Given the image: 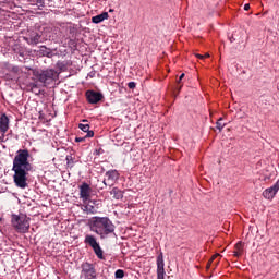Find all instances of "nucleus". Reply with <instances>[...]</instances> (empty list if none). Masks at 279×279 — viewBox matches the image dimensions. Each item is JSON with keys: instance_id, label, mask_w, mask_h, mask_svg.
Wrapping results in <instances>:
<instances>
[{"instance_id": "f257e3e1", "label": "nucleus", "mask_w": 279, "mask_h": 279, "mask_svg": "<svg viewBox=\"0 0 279 279\" xmlns=\"http://www.w3.org/2000/svg\"><path fill=\"white\" fill-rule=\"evenodd\" d=\"M34 167L29 163V150L19 149L13 158V182L17 189H27V175Z\"/></svg>"}, {"instance_id": "f03ea898", "label": "nucleus", "mask_w": 279, "mask_h": 279, "mask_svg": "<svg viewBox=\"0 0 279 279\" xmlns=\"http://www.w3.org/2000/svg\"><path fill=\"white\" fill-rule=\"evenodd\" d=\"M88 226L90 232H95L100 239H106L109 234H113L116 230L114 223L108 217L95 216L89 220Z\"/></svg>"}, {"instance_id": "7ed1b4c3", "label": "nucleus", "mask_w": 279, "mask_h": 279, "mask_svg": "<svg viewBox=\"0 0 279 279\" xmlns=\"http://www.w3.org/2000/svg\"><path fill=\"white\" fill-rule=\"evenodd\" d=\"M29 221H32V218L27 217L25 214L11 215V225L20 234H27V232H29Z\"/></svg>"}, {"instance_id": "20e7f679", "label": "nucleus", "mask_w": 279, "mask_h": 279, "mask_svg": "<svg viewBox=\"0 0 279 279\" xmlns=\"http://www.w3.org/2000/svg\"><path fill=\"white\" fill-rule=\"evenodd\" d=\"M60 73L53 69H47L41 72H37L36 77L40 84L44 86H49V84H53L56 80H58Z\"/></svg>"}, {"instance_id": "39448f33", "label": "nucleus", "mask_w": 279, "mask_h": 279, "mask_svg": "<svg viewBox=\"0 0 279 279\" xmlns=\"http://www.w3.org/2000/svg\"><path fill=\"white\" fill-rule=\"evenodd\" d=\"M4 47L8 51H14L20 56V58H25V48L20 46L19 43H16V39L12 36H5L4 37Z\"/></svg>"}, {"instance_id": "423d86ee", "label": "nucleus", "mask_w": 279, "mask_h": 279, "mask_svg": "<svg viewBox=\"0 0 279 279\" xmlns=\"http://www.w3.org/2000/svg\"><path fill=\"white\" fill-rule=\"evenodd\" d=\"M84 243L85 245H89V247H92L99 260L106 259V257H104V250H101V246L99 245V242H97V238H95V235H85Z\"/></svg>"}, {"instance_id": "0eeeda50", "label": "nucleus", "mask_w": 279, "mask_h": 279, "mask_svg": "<svg viewBox=\"0 0 279 279\" xmlns=\"http://www.w3.org/2000/svg\"><path fill=\"white\" fill-rule=\"evenodd\" d=\"M81 278H83V279H97V269L95 268V264L84 262L81 265Z\"/></svg>"}, {"instance_id": "6e6552de", "label": "nucleus", "mask_w": 279, "mask_h": 279, "mask_svg": "<svg viewBox=\"0 0 279 279\" xmlns=\"http://www.w3.org/2000/svg\"><path fill=\"white\" fill-rule=\"evenodd\" d=\"M99 204H101V201L89 198L83 205V213H86L87 215H97V210L99 209Z\"/></svg>"}, {"instance_id": "1a4fd4ad", "label": "nucleus", "mask_w": 279, "mask_h": 279, "mask_svg": "<svg viewBox=\"0 0 279 279\" xmlns=\"http://www.w3.org/2000/svg\"><path fill=\"white\" fill-rule=\"evenodd\" d=\"M80 199H83V204H86L90 199V193L93 189H90V185L86 182L82 183L80 186Z\"/></svg>"}, {"instance_id": "9d476101", "label": "nucleus", "mask_w": 279, "mask_h": 279, "mask_svg": "<svg viewBox=\"0 0 279 279\" xmlns=\"http://www.w3.org/2000/svg\"><path fill=\"white\" fill-rule=\"evenodd\" d=\"M167 272L165 271V255L159 252L157 256V279H165Z\"/></svg>"}, {"instance_id": "9b49d317", "label": "nucleus", "mask_w": 279, "mask_h": 279, "mask_svg": "<svg viewBox=\"0 0 279 279\" xmlns=\"http://www.w3.org/2000/svg\"><path fill=\"white\" fill-rule=\"evenodd\" d=\"M86 99L88 104H98L104 99V94L95 90H87L86 92Z\"/></svg>"}, {"instance_id": "f8f14e48", "label": "nucleus", "mask_w": 279, "mask_h": 279, "mask_svg": "<svg viewBox=\"0 0 279 279\" xmlns=\"http://www.w3.org/2000/svg\"><path fill=\"white\" fill-rule=\"evenodd\" d=\"M278 191H279V179L272 186L266 189L263 192V197H265V199H274V197H276V194L278 193Z\"/></svg>"}, {"instance_id": "ddd939ff", "label": "nucleus", "mask_w": 279, "mask_h": 279, "mask_svg": "<svg viewBox=\"0 0 279 279\" xmlns=\"http://www.w3.org/2000/svg\"><path fill=\"white\" fill-rule=\"evenodd\" d=\"M10 130V118L5 113H2L0 117V132L2 133V136L5 135V133Z\"/></svg>"}, {"instance_id": "4468645a", "label": "nucleus", "mask_w": 279, "mask_h": 279, "mask_svg": "<svg viewBox=\"0 0 279 279\" xmlns=\"http://www.w3.org/2000/svg\"><path fill=\"white\" fill-rule=\"evenodd\" d=\"M108 16H109L108 12H102L99 15L93 16L92 23H95L96 25H98V23H104V21H107Z\"/></svg>"}, {"instance_id": "2eb2a0df", "label": "nucleus", "mask_w": 279, "mask_h": 279, "mask_svg": "<svg viewBox=\"0 0 279 279\" xmlns=\"http://www.w3.org/2000/svg\"><path fill=\"white\" fill-rule=\"evenodd\" d=\"M108 182H117V179L119 178V171L117 170H109L105 173Z\"/></svg>"}, {"instance_id": "dca6fc26", "label": "nucleus", "mask_w": 279, "mask_h": 279, "mask_svg": "<svg viewBox=\"0 0 279 279\" xmlns=\"http://www.w3.org/2000/svg\"><path fill=\"white\" fill-rule=\"evenodd\" d=\"M39 56H44L46 58H52L53 52L51 51V49L47 48L46 46H40Z\"/></svg>"}, {"instance_id": "f3484780", "label": "nucleus", "mask_w": 279, "mask_h": 279, "mask_svg": "<svg viewBox=\"0 0 279 279\" xmlns=\"http://www.w3.org/2000/svg\"><path fill=\"white\" fill-rule=\"evenodd\" d=\"M26 43H28V45H38V43H40V34H33L29 38H26Z\"/></svg>"}, {"instance_id": "a211bd4d", "label": "nucleus", "mask_w": 279, "mask_h": 279, "mask_svg": "<svg viewBox=\"0 0 279 279\" xmlns=\"http://www.w3.org/2000/svg\"><path fill=\"white\" fill-rule=\"evenodd\" d=\"M110 195H113V199H123V191H121L119 187H113L110 191Z\"/></svg>"}, {"instance_id": "6ab92c4d", "label": "nucleus", "mask_w": 279, "mask_h": 279, "mask_svg": "<svg viewBox=\"0 0 279 279\" xmlns=\"http://www.w3.org/2000/svg\"><path fill=\"white\" fill-rule=\"evenodd\" d=\"M13 3L10 0H0V10L8 12V10H12Z\"/></svg>"}, {"instance_id": "aec40b11", "label": "nucleus", "mask_w": 279, "mask_h": 279, "mask_svg": "<svg viewBox=\"0 0 279 279\" xmlns=\"http://www.w3.org/2000/svg\"><path fill=\"white\" fill-rule=\"evenodd\" d=\"M243 255V242H238L235 244V251L233 252V256H235V258H239V256Z\"/></svg>"}, {"instance_id": "412c9836", "label": "nucleus", "mask_w": 279, "mask_h": 279, "mask_svg": "<svg viewBox=\"0 0 279 279\" xmlns=\"http://www.w3.org/2000/svg\"><path fill=\"white\" fill-rule=\"evenodd\" d=\"M31 5H37L39 9L45 8V0H26Z\"/></svg>"}, {"instance_id": "4be33fe9", "label": "nucleus", "mask_w": 279, "mask_h": 279, "mask_svg": "<svg viewBox=\"0 0 279 279\" xmlns=\"http://www.w3.org/2000/svg\"><path fill=\"white\" fill-rule=\"evenodd\" d=\"M65 160H66V166L73 168V166L75 165V161H74V159H73V156L68 155V156L65 157Z\"/></svg>"}, {"instance_id": "5701e85b", "label": "nucleus", "mask_w": 279, "mask_h": 279, "mask_svg": "<svg viewBox=\"0 0 279 279\" xmlns=\"http://www.w3.org/2000/svg\"><path fill=\"white\" fill-rule=\"evenodd\" d=\"M114 278H117V279L125 278V271H123V269L116 270Z\"/></svg>"}, {"instance_id": "b1692460", "label": "nucleus", "mask_w": 279, "mask_h": 279, "mask_svg": "<svg viewBox=\"0 0 279 279\" xmlns=\"http://www.w3.org/2000/svg\"><path fill=\"white\" fill-rule=\"evenodd\" d=\"M56 66L59 71H64L66 69V63H64V61H58Z\"/></svg>"}, {"instance_id": "393cba45", "label": "nucleus", "mask_w": 279, "mask_h": 279, "mask_svg": "<svg viewBox=\"0 0 279 279\" xmlns=\"http://www.w3.org/2000/svg\"><path fill=\"white\" fill-rule=\"evenodd\" d=\"M223 118H220L217 122H216V128L217 130H219V132H221V130H223V128L226 126V124H222Z\"/></svg>"}, {"instance_id": "a878e982", "label": "nucleus", "mask_w": 279, "mask_h": 279, "mask_svg": "<svg viewBox=\"0 0 279 279\" xmlns=\"http://www.w3.org/2000/svg\"><path fill=\"white\" fill-rule=\"evenodd\" d=\"M80 130H82V132L87 133L90 130V125L89 124H78Z\"/></svg>"}, {"instance_id": "bb28decb", "label": "nucleus", "mask_w": 279, "mask_h": 279, "mask_svg": "<svg viewBox=\"0 0 279 279\" xmlns=\"http://www.w3.org/2000/svg\"><path fill=\"white\" fill-rule=\"evenodd\" d=\"M9 71L17 74V73H20L21 69L19 68V65H13V66L9 68Z\"/></svg>"}, {"instance_id": "cd10ccee", "label": "nucleus", "mask_w": 279, "mask_h": 279, "mask_svg": "<svg viewBox=\"0 0 279 279\" xmlns=\"http://www.w3.org/2000/svg\"><path fill=\"white\" fill-rule=\"evenodd\" d=\"M95 136V132L90 131V129L86 132L85 138H93Z\"/></svg>"}, {"instance_id": "c85d7f7f", "label": "nucleus", "mask_w": 279, "mask_h": 279, "mask_svg": "<svg viewBox=\"0 0 279 279\" xmlns=\"http://www.w3.org/2000/svg\"><path fill=\"white\" fill-rule=\"evenodd\" d=\"M128 88H130L131 90H134V88H136V83L135 82H129L128 83Z\"/></svg>"}, {"instance_id": "c756f323", "label": "nucleus", "mask_w": 279, "mask_h": 279, "mask_svg": "<svg viewBox=\"0 0 279 279\" xmlns=\"http://www.w3.org/2000/svg\"><path fill=\"white\" fill-rule=\"evenodd\" d=\"M68 45H70V47H77V41H75V39H70Z\"/></svg>"}, {"instance_id": "7c9ffc66", "label": "nucleus", "mask_w": 279, "mask_h": 279, "mask_svg": "<svg viewBox=\"0 0 279 279\" xmlns=\"http://www.w3.org/2000/svg\"><path fill=\"white\" fill-rule=\"evenodd\" d=\"M86 141V136L84 137H75V143H84Z\"/></svg>"}, {"instance_id": "2f4dec72", "label": "nucleus", "mask_w": 279, "mask_h": 279, "mask_svg": "<svg viewBox=\"0 0 279 279\" xmlns=\"http://www.w3.org/2000/svg\"><path fill=\"white\" fill-rule=\"evenodd\" d=\"M236 34H233L231 37H230V43H234V40H236Z\"/></svg>"}, {"instance_id": "473e14b6", "label": "nucleus", "mask_w": 279, "mask_h": 279, "mask_svg": "<svg viewBox=\"0 0 279 279\" xmlns=\"http://www.w3.org/2000/svg\"><path fill=\"white\" fill-rule=\"evenodd\" d=\"M195 56H196V58H198L199 60H204V56H203V54L196 53Z\"/></svg>"}, {"instance_id": "72a5a7b5", "label": "nucleus", "mask_w": 279, "mask_h": 279, "mask_svg": "<svg viewBox=\"0 0 279 279\" xmlns=\"http://www.w3.org/2000/svg\"><path fill=\"white\" fill-rule=\"evenodd\" d=\"M244 10L247 12L250 10V3L244 4Z\"/></svg>"}, {"instance_id": "f704fd0d", "label": "nucleus", "mask_w": 279, "mask_h": 279, "mask_svg": "<svg viewBox=\"0 0 279 279\" xmlns=\"http://www.w3.org/2000/svg\"><path fill=\"white\" fill-rule=\"evenodd\" d=\"M182 80H184V73H182L179 77V82H182Z\"/></svg>"}, {"instance_id": "c9c22d12", "label": "nucleus", "mask_w": 279, "mask_h": 279, "mask_svg": "<svg viewBox=\"0 0 279 279\" xmlns=\"http://www.w3.org/2000/svg\"><path fill=\"white\" fill-rule=\"evenodd\" d=\"M89 77H95V72H90Z\"/></svg>"}, {"instance_id": "e433bc0d", "label": "nucleus", "mask_w": 279, "mask_h": 279, "mask_svg": "<svg viewBox=\"0 0 279 279\" xmlns=\"http://www.w3.org/2000/svg\"><path fill=\"white\" fill-rule=\"evenodd\" d=\"M204 58H210L209 53H205Z\"/></svg>"}, {"instance_id": "4c0bfd02", "label": "nucleus", "mask_w": 279, "mask_h": 279, "mask_svg": "<svg viewBox=\"0 0 279 279\" xmlns=\"http://www.w3.org/2000/svg\"><path fill=\"white\" fill-rule=\"evenodd\" d=\"M102 183L105 184V186H108V183L106 182V180H104Z\"/></svg>"}, {"instance_id": "58836bf2", "label": "nucleus", "mask_w": 279, "mask_h": 279, "mask_svg": "<svg viewBox=\"0 0 279 279\" xmlns=\"http://www.w3.org/2000/svg\"><path fill=\"white\" fill-rule=\"evenodd\" d=\"M215 258H217V255L213 256L211 260H215Z\"/></svg>"}, {"instance_id": "ea45409f", "label": "nucleus", "mask_w": 279, "mask_h": 279, "mask_svg": "<svg viewBox=\"0 0 279 279\" xmlns=\"http://www.w3.org/2000/svg\"><path fill=\"white\" fill-rule=\"evenodd\" d=\"M109 12H114V10L110 9Z\"/></svg>"}, {"instance_id": "a19ab883", "label": "nucleus", "mask_w": 279, "mask_h": 279, "mask_svg": "<svg viewBox=\"0 0 279 279\" xmlns=\"http://www.w3.org/2000/svg\"><path fill=\"white\" fill-rule=\"evenodd\" d=\"M88 120H83L84 123H86Z\"/></svg>"}]
</instances>
